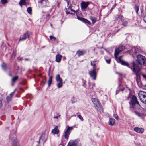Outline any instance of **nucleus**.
<instances>
[{"mask_svg": "<svg viewBox=\"0 0 146 146\" xmlns=\"http://www.w3.org/2000/svg\"><path fill=\"white\" fill-rule=\"evenodd\" d=\"M134 9H135V10L136 11V12L137 13H138V11H139V7H138V6H135V7H134Z\"/></svg>", "mask_w": 146, "mask_h": 146, "instance_id": "obj_32", "label": "nucleus"}, {"mask_svg": "<svg viewBox=\"0 0 146 146\" xmlns=\"http://www.w3.org/2000/svg\"><path fill=\"white\" fill-rule=\"evenodd\" d=\"M115 5H116L115 4L114 5H113V6L111 8V9H113L115 6Z\"/></svg>", "mask_w": 146, "mask_h": 146, "instance_id": "obj_48", "label": "nucleus"}, {"mask_svg": "<svg viewBox=\"0 0 146 146\" xmlns=\"http://www.w3.org/2000/svg\"><path fill=\"white\" fill-rule=\"evenodd\" d=\"M11 140L12 146H20L19 142L16 137L12 138Z\"/></svg>", "mask_w": 146, "mask_h": 146, "instance_id": "obj_9", "label": "nucleus"}, {"mask_svg": "<svg viewBox=\"0 0 146 146\" xmlns=\"http://www.w3.org/2000/svg\"><path fill=\"white\" fill-rule=\"evenodd\" d=\"M123 17L121 15L118 16L117 17V19L119 20H122L123 19Z\"/></svg>", "mask_w": 146, "mask_h": 146, "instance_id": "obj_31", "label": "nucleus"}, {"mask_svg": "<svg viewBox=\"0 0 146 146\" xmlns=\"http://www.w3.org/2000/svg\"><path fill=\"white\" fill-rule=\"evenodd\" d=\"M90 81H89V82H88V84H89V86H90ZM89 87L90 88V86H89Z\"/></svg>", "mask_w": 146, "mask_h": 146, "instance_id": "obj_50", "label": "nucleus"}, {"mask_svg": "<svg viewBox=\"0 0 146 146\" xmlns=\"http://www.w3.org/2000/svg\"><path fill=\"white\" fill-rule=\"evenodd\" d=\"M124 48V46L122 45H120L119 46L117 49H116L115 51V57L116 58V60L117 61L118 63H121L122 65L126 66L127 67H129L131 68L127 62L124 61L121 59V58L122 56H121L119 57H117L118 55L119 54V53L122 51ZM131 69H132L131 68Z\"/></svg>", "mask_w": 146, "mask_h": 146, "instance_id": "obj_1", "label": "nucleus"}, {"mask_svg": "<svg viewBox=\"0 0 146 146\" xmlns=\"http://www.w3.org/2000/svg\"><path fill=\"white\" fill-rule=\"evenodd\" d=\"M129 65L132 69L129 67H128L131 70H133V71L135 73L136 76H138V73L140 70V68L138 65L137 64H135L134 62H133L131 64H129Z\"/></svg>", "mask_w": 146, "mask_h": 146, "instance_id": "obj_2", "label": "nucleus"}, {"mask_svg": "<svg viewBox=\"0 0 146 146\" xmlns=\"http://www.w3.org/2000/svg\"><path fill=\"white\" fill-rule=\"evenodd\" d=\"M138 96L140 100L142 102L146 97V92L140 91L139 92Z\"/></svg>", "mask_w": 146, "mask_h": 146, "instance_id": "obj_7", "label": "nucleus"}, {"mask_svg": "<svg viewBox=\"0 0 146 146\" xmlns=\"http://www.w3.org/2000/svg\"><path fill=\"white\" fill-rule=\"evenodd\" d=\"M89 74L93 79L94 80L96 79L97 74L95 69L94 68L93 70L90 71L89 72Z\"/></svg>", "mask_w": 146, "mask_h": 146, "instance_id": "obj_10", "label": "nucleus"}, {"mask_svg": "<svg viewBox=\"0 0 146 146\" xmlns=\"http://www.w3.org/2000/svg\"><path fill=\"white\" fill-rule=\"evenodd\" d=\"M76 102V101H75V98H74V97H73V100L72 101V103L73 104V103H75V102Z\"/></svg>", "mask_w": 146, "mask_h": 146, "instance_id": "obj_44", "label": "nucleus"}, {"mask_svg": "<svg viewBox=\"0 0 146 146\" xmlns=\"http://www.w3.org/2000/svg\"><path fill=\"white\" fill-rule=\"evenodd\" d=\"M2 67L3 70H5L6 69V66H5V64H3L2 65Z\"/></svg>", "mask_w": 146, "mask_h": 146, "instance_id": "obj_41", "label": "nucleus"}, {"mask_svg": "<svg viewBox=\"0 0 146 146\" xmlns=\"http://www.w3.org/2000/svg\"><path fill=\"white\" fill-rule=\"evenodd\" d=\"M142 102L146 104V96Z\"/></svg>", "mask_w": 146, "mask_h": 146, "instance_id": "obj_45", "label": "nucleus"}, {"mask_svg": "<svg viewBox=\"0 0 146 146\" xmlns=\"http://www.w3.org/2000/svg\"><path fill=\"white\" fill-rule=\"evenodd\" d=\"M8 2L7 0H1V3L2 5L7 4Z\"/></svg>", "mask_w": 146, "mask_h": 146, "instance_id": "obj_27", "label": "nucleus"}, {"mask_svg": "<svg viewBox=\"0 0 146 146\" xmlns=\"http://www.w3.org/2000/svg\"><path fill=\"white\" fill-rule=\"evenodd\" d=\"M95 84L94 83H93V87H95Z\"/></svg>", "mask_w": 146, "mask_h": 146, "instance_id": "obj_49", "label": "nucleus"}, {"mask_svg": "<svg viewBox=\"0 0 146 146\" xmlns=\"http://www.w3.org/2000/svg\"><path fill=\"white\" fill-rule=\"evenodd\" d=\"M62 58V56L60 54H57L56 56V61L60 63L61 61V59Z\"/></svg>", "mask_w": 146, "mask_h": 146, "instance_id": "obj_18", "label": "nucleus"}, {"mask_svg": "<svg viewBox=\"0 0 146 146\" xmlns=\"http://www.w3.org/2000/svg\"><path fill=\"white\" fill-rule=\"evenodd\" d=\"M131 101V103L132 108H133L134 106L136 104L140 106L139 103L137 101L136 97L135 96L133 95L132 96Z\"/></svg>", "mask_w": 146, "mask_h": 146, "instance_id": "obj_8", "label": "nucleus"}, {"mask_svg": "<svg viewBox=\"0 0 146 146\" xmlns=\"http://www.w3.org/2000/svg\"><path fill=\"white\" fill-rule=\"evenodd\" d=\"M50 40H52V39H53L54 40H56V38L54 37H53L52 36H50Z\"/></svg>", "mask_w": 146, "mask_h": 146, "instance_id": "obj_40", "label": "nucleus"}, {"mask_svg": "<svg viewBox=\"0 0 146 146\" xmlns=\"http://www.w3.org/2000/svg\"><path fill=\"white\" fill-rule=\"evenodd\" d=\"M61 116L60 115V114L59 113L58 114V115L56 116H54V117L53 118L54 119H58V117H60Z\"/></svg>", "mask_w": 146, "mask_h": 146, "instance_id": "obj_37", "label": "nucleus"}, {"mask_svg": "<svg viewBox=\"0 0 146 146\" xmlns=\"http://www.w3.org/2000/svg\"><path fill=\"white\" fill-rule=\"evenodd\" d=\"M113 117L115 118L117 120L119 119V118L117 115L116 114H114L113 115Z\"/></svg>", "mask_w": 146, "mask_h": 146, "instance_id": "obj_39", "label": "nucleus"}, {"mask_svg": "<svg viewBox=\"0 0 146 146\" xmlns=\"http://www.w3.org/2000/svg\"><path fill=\"white\" fill-rule=\"evenodd\" d=\"M137 61L139 64L146 65V59L145 56L139 54L137 55Z\"/></svg>", "mask_w": 146, "mask_h": 146, "instance_id": "obj_3", "label": "nucleus"}, {"mask_svg": "<svg viewBox=\"0 0 146 146\" xmlns=\"http://www.w3.org/2000/svg\"><path fill=\"white\" fill-rule=\"evenodd\" d=\"M19 60H21V58H19Z\"/></svg>", "mask_w": 146, "mask_h": 146, "instance_id": "obj_54", "label": "nucleus"}, {"mask_svg": "<svg viewBox=\"0 0 146 146\" xmlns=\"http://www.w3.org/2000/svg\"><path fill=\"white\" fill-rule=\"evenodd\" d=\"M90 18L92 21L93 24H94L96 22V18L92 16H90Z\"/></svg>", "mask_w": 146, "mask_h": 146, "instance_id": "obj_26", "label": "nucleus"}, {"mask_svg": "<svg viewBox=\"0 0 146 146\" xmlns=\"http://www.w3.org/2000/svg\"><path fill=\"white\" fill-rule=\"evenodd\" d=\"M128 24V22L126 21H124L122 24L123 26H126Z\"/></svg>", "mask_w": 146, "mask_h": 146, "instance_id": "obj_33", "label": "nucleus"}, {"mask_svg": "<svg viewBox=\"0 0 146 146\" xmlns=\"http://www.w3.org/2000/svg\"><path fill=\"white\" fill-rule=\"evenodd\" d=\"M63 85V81L59 82L57 84V87L58 88H60Z\"/></svg>", "mask_w": 146, "mask_h": 146, "instance_id": "obj_23", "label": "nucleus"}, {"mask_svg": "<svg viewBox=\"0 0 146 146\" xmlns=\"http://www.w3.org/2000/svg\"><path fill=\"white\" fill-rule=\"evenodd\" d=\"M85 84H84L83 86H85Z\"/></svg>", "mask_w": 146, "mask_h": 146, "instance_id": "obj_57", "label": "nucleus"}, {"mask_svg": "<svg viewBox=\"0 0 146 146\" xmlns=\"http://www.w3.org/2000/svg\"><path fill=\"white\" fill-rule=\"evenodd\" d=\"M11 97L9 96H8L6 98V99L8 101L10 100L11 99Z\"/></svg>", "mask_w": 146, "mask_h": 146, "instance_id": "obj_38", "label": "nucleus"}, {"mask_svg": "<svg viewBox=\"0 0 146 146\" xmlns=\"http://www.w3.org/2000/svg\"><path fill=\"white\" fill-rule=\"evenodd\" d=\"M135 114L139 117L143 118L142 115L137 112H135Z\"/></svg>", "mask_w": 146, "mask_h": 146, "instance_id": "obj_28", "label": "nucleus"}, {"mask_svg": "<svg viewBox=\"0 0 146 146\" xmlns=\"http://www.w3.org/2000/svg\"><path fill=\"white\" fill-rule=\"evenodd\" d=\"M78 117L82 121H83L84 119L83 117L80 115H78Z\"/></svg>", "mask_w": 146, "mask_h": 146, "instance_id": "obj_36", "label": "nucleus"}, {"mask_svg": "<svg viewBox=\"0 0 146 146\" xmlns=\"http://www.w3.org/2000/svg\"><path fill=\"white\" fill-rule=\"evenodd\" d=\"M2 106V102L1 100H0V108H1Z\"/></svg>", "mask_w": 146, "mask_h": 146, "instance_id": "obj_47", "label": "nucleus"}, {"mask_svg": "<svg viewBox=\"0 0 146 146\" xmlns=\"http://www.w3.org/2000/svg\"><path fill=\"white\" fill-rule=\"evenodd\" d=\"M28 60H29V59H28L26 58V59H25V61Z\"/></svg>", "mask_w": 146, "mask_h": 146, "instance_id": "obj_51", "label": "nucleus"}, {"mask_svg": "<svg viewBox=\"0 0 146 146\" xmlns=\"http://www.w3.org/2000/svg\"><path fill=\"white\" fill-rule=\"evenodd\" d=\"M134 130L136 132L140 134L143 133L144 132V129L142 128L135 127L134 129Z\"/></svg>", "mask_w": 146, "mask_h": 146, "instance_id": "obj_15", "label": "nucleus"}, {"mask_svg": "<svg viewBox=\"0 0 146 146\" xmlns=\"http://www.w3.org/2000/svg\"><path fill=\"white\" fill-rule=\"evenodd\" d=\"M29 35L27 32H26L24 34L21 36L19 40L23 41L25 40L27 38L29 37Z\"/></svg>", "mask_w": 146, "mask_h": 146, "instance_id": "obj_12", "label": "nucleus"}, {"mask_svg": "<svg viewBox=\"0 0 146 146\" xmlns=\"http://www.w3.org/2000/svg\"><path fill=\"white\" fill-rule=\"evenodd\" d=\"M97 64V62L96 61H93L91 62V64L92 66H95Z\"/></svg>", "mask_w": 146, "mask_h": 146, "instance_id": "obj_30", "label": "nucleus"}, {"mask_svg": "<svg viewBox=\"0 0 146 146\" xmlns=\"http://www.w3.org/2000/svg\"><path fill=\"white\" fill-rule=\"evenodd\" d=\"M52 76H50L49 77L48 81V86H50L51 83L52 82Z\"/></svg>", "mask_w": 146, "mask_h": 146, "instance_id": "obj_25", "label": "nucleus"}, {"mask_svg": "<svg viewBox=\"0 0 146 146\" xmlns=\"http://www.w3.org/2000/svg\"><path fill=\"white\" fill-rule=\"evenodd\" d=\"M16 90V89H15V90L13 92H12V93H11L10 94L9 96L10 97H11V98H12V96L13 95Z\"/></svg>", "mask_w": 146, "mask_h": 146, "instance_id": "obj_35", "label": "nucleus"}, {"mask_svg": "<svg viewBox=\"0 0 146 146\" xmlns=\"http://www.w3.org/2000/svg\"><path fill=\"white\" fill-rule=\"evenodd\" d=\"M56 80L57 82L63 81L62 78L59 74L57 75L56 77Z\"/></svg>", "mask_w": 146, "mask_h": 146, "instance_id": "obj_20", "label": "nucleus"}, {"mask_svg": "<svg viewBox=\"0 0 146 146\" xmlns=\"http://www.w3.org/2000/svg\"><path fill=\"white\" fill-rule=\"evenodd\" d=\"M143 20L146 23V15L144 17Z\"/></svg>", "mask_w": 146, "mask_h": 146, "instance_id": "obj_43", "label": "nucleus"}, {"mask_svg": "<svg viewBox=\"0 0 146 146\" xmlns=\"http://www.w3.org/2000/svg\"><path fill=\"white\" fill-rule=\"evenodd\" d=\"M58 127L57 126H55L54 128L52 130V133L54 134H58L59 133V130L58 129Z\"/></svg>", "mask_w": 146, "mask_h": 146, "instance_id": "obj_17", "label": "nucleus"}, {"mask_svg": "<svg viewBox=\"0 0 146 146\" xmlns=\"http://www.w3.org/2000/svg\"><path fill=\"white\" fill-rule=\"evenodd\" d=\"M27 11L28 13L31 14L32 13V9L31 7H29L27 8Z\"/></svg>", "mask_w": 146, "mask_h": 146, "instance_id": "obj_29", "label": "nucleus"}, {"mask_svg": "<svg viewBox=\"0 0 146 146\" xmlns=\"http://www.w3.org/2000/svg\"><path fill=\"white\" fill-rule=\"evenodd\" d=\"M115 123V119L113 118H110L108 121V124L111 126H113Z\"/></svg>", "mask_w": 146, "mask_h": 146, "instance_id": "obj_16", "label": "nucleus"}, {"mask_svg": "<svg viewBox=\"0 0 146 146\" xmlns=\"http://www.w3.org/2000/svg\"><path fill=\"white\" fill-rule=\"evenodd\" d=\"M40 5H41L42 7L46 6L48 4V0H41L39 2Z\"/></svg>", "mask_w": 146, "mask_h": 146, "instance_id": "obj_13", "label": "nucleus"}, {"mask_svg": "<svg viewBox=\"0 0 146 146\" xmlns=\"http://www.w3.org/2000/svg\"><path fill=\"white\" fill-rule=\"evenodd\" d=\"M79 141L78 139L70 140L67 146H78Z\"/></svg>", "mask_w": 146, "mask_h": 146, "instance_id": "obj_6", "label": "nucleus"}, {"mask_svg": "<svg viewBox=\"0 0 146 146\" xmlns=\"http://www.w3.org/2000/svg\"><path fill=\"white\" fill-rule=\"evenodd\" d=\"M106 62L108 64H110V59H109L108 60L106 59Z\"/></svg>", "mask_w": 146, "mask_h": 146, "instance_id": "obj_42", "label": "nucleus"}, {"mask_svg": "<svg viewBox=\"0 0 146 146\" xmlns=\"http://www.w3.org/2000/svg\"><path fill=\"white\" fill-rule=\"evenodd\" d=\"M88 4L89 3L88 2H82L81 4L82 8L83 9L86 8L87 7Z\"/></svg>", "mask_w": 146, "mask_h": 146, "instance_id": "obj_19", "label": "nucleus"}, {"mask_svg": "<svg viewBox=\"0 0 146 146\" xmlns=\"http://www.w3.org/2000/svg\"><path fill=\"white\" fill-rule=\"evenodd\" d=\"M86 82V81H84V83Z\"/></svg>", "mask_w": 146, "mask_h": 146, "instance_id": "obj_55", "label": "nucleus"}, {"mask_svg": "<svg viewBox=\"0 0 146 146\" xmlns=\"http://www.w3.org/2000/svg\"><path fill=\"white\" fill-rule=\"evenodd\" d=\"M19 4L21 6H22L23 5H26V3L25 2V0H20Z\"/></svg>", "mask_w": 146, "mask_h": 146, "instance_id": "obj_22", "label": "nucleus"}, {"mask_svg": "<svg viewBox=\"0 0 146 146\" xmlns=\"http://www.w3.org/2000/svg\"><path fill=\"white\" fill-rule=\"evenodd\" d=\"M86 51H80L79 50L77 52V54L79 56L83 55L85 54Z\"/></svg>", "mask_w": 146, "mask_h": 146, "instance_id": "obj_21", "label": "nucleus"}, {"mask_svg": "<svg viewBox=\"0 0 146 146\" xmlns=\"http://www.w3.org/2000/svg\"><path fill=\"white\" fill-rule=\"evenodd\" d=\"M142 75L144 78L146 79V75H145L144 74H142Z\"/></svg>", "mask_w": 146, "mask_h": 146, "instance_id": "obj_46", "label": "nucleus"}, {"mask_svg": "<svg viewBox=\"0 0 146 146\" xmlns=\"http://www.w3.org/2000/svg\"><path fill=\"white\" fill-rule=\"evenodd\" d=\"M66 127L67 129L64 133V137L65 139H68L71 131L73 129V127H70L69 126L67 125Z\"/></svg>", "mask_w": 146, "mask_h": 146, "instance_id": "obj_5", "label": "nucleus"}, {"mask_svg": "<svg viewBox=\"0 0 146 146\" xmlns=\"http://www.w3.org/2000/svg\"><path fill=\"white\" fill-rule=\"evenodd\" d=\"M18 77L17 76H16L13 77L12 80V82L13 83L15 82L18 79Z\"/></svg>", "mask_w": 146, "mask_h": 146, "instance_id": "obj_24", "label": "nucleus"}, {"mask_svg": "<svg viewBox=\"0 0 146 146\" xmlns=\"http://www.w3.org/2000/svg\"><path fill=\"white\" fill-rule=\"evenodd\" d=\"M91 100L94 105V107L98 110H99L102 109L100 104L97 98H92Z\"/></svg>", "mask_w": 146, "mask_h": 146, "instance_id": "obj_4", "label": "nucleus"}, {"mask_svg": "<svg viewBox=\"0 0 146 146\" xmlns=\"http://www.w3.org/2000/svg\"><path fill=\"white\" fill-rule=\"evenodd\" d=\"M134 48L135 50V51L134 52L135 54L139 52V51L138 50V48L137 47H135Z\"/></svg>", "mask_w": 146, "mask_h": 146, "instance_id": "obj_34", "label": "nucleus"}, {"mask_svg": "<svg viewBox=\"0 0 146 146\" xmlns=\"http://www.w3.org/2000/svg\"><path fill=\"white\" fill-rule=\"evenodd\" d=\"M48 135L45 133H43L42 134L40 139V142H45L46 141L47 139Z\"/></svg>", "mask_w": 146, "mask_h": 146, "instance_id": "obj_11", "label": "nucleus"}, {"mask_svg": "<svg viewBox=\"0 0 146 146\" xmlns=\"http://www.w3.org/2000/svg\"><path fill=\"white\" fill-rule=\"evenodd\" d=\"M77 18L78 20L82 21L83 22L87 23L89 25H90L91 24L90 22L88 20L84 18L80 17H79L78 16H77Z\"/></svg>", "mask_w": 146, "mask_h": 146, "instance_id": "obj_14", "label": "nucleus"}, {"mask_svg": "<svg viewBox=\"0 0 146 146\" xmlns=\"http://www.w3.org/2000/svg\"><path fill=\"white\" fill-rule=\"evenodd\" d=\"M118 93V92H117V90H116V94H117Z\"/></svg>", "mask_w": 146, "mask_h": 146, "instance_id": "obj_52", "label": "nucleus"}, {"mask_svg": "<svg viewBox=\"0 0 146 146\" xmlns=\"http://www.w3.org/2000/svg\"><path fill=\"white\" fill-rule=\"evenodd\" d=\"M13 85H14L13 83H12V86H13Z\"/></svg>", "mask_w": 146, "mask_h": 146, "instance_id": "obj_56", "label": "nucleus"}, {"mask_svg": "<svg viewBox=\"0 0 146 146\" xmlns=\"http://www.w3.org/2000/svg\"><path fill=\"white\" fill-rule=\"evenodd\" d=\"M72 11H73V12H76V11H75V10H72Z\"/></svg>", "mask_w": 146, "mask_h": 146, "instance_id": "obj_53", "label": "nucleus"}]
</instances>
